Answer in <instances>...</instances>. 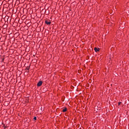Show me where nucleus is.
I'll return each mask as SVG.
<instances>
[{
    "instance_id": "2",
    "label": "nucleus",
    "mask_w": 129,
    "mask_h": 129,
    "mask_svg": "<svg viewBox=\"0 0 129 129\" xmlns=\"http://www.w3.org/2000/svg\"><path fill=\"white\" fill-rule=\"evenodd\" d=\"M45 24H46V25H51V22L46 20Z\"/></svg>"
},
{
    "instance_id": "3",
    "label": "nucleus",
    "mask_w": 129,
    "mask_h": 129,
    "mask_svg": "<svg viewBox=\"0 0 129 129\" xmlns=\"http://www.w3.org/2000/svg\"><path fill=\"white\" fill-rule=\"evenodd\" d=\"M94 50H95V52H98V51H99V48H97L95 47Z\"/></svg>"
},
{
    "instance_id": "4",
    "label": "nucleus",
    "mask_w": 129,
    "mask_h": 129,
    "mask_svg": "<svg viewBox=\"0 0 129 129\" xmlns=\"http://www.w3.org/2000/svg\"><path fill=\"white\" fill-rule=\"evenodd\" d=\"M108 61H109V62H110V60H111V57H109L107 58Z\"/></svg>"
},
{
    "instance_id": "7",
    "label": "nucleus",
    "mask_w": 129,
    "mask_h": 129,
    "mask_svg": "<svg viewBox=\"0 0 129 129\" xmlns=\"http://www.w3.org/2000/svg\"><path fill=\"white\" fill-rule=\"evenodd\" d=\"M121 102H118V105H120V104H121Z\"/></svg>"
},
{
    "instance_id": "5",
    "label": "nucleus",
    "mask_w": 129,
    "mask_h": 129,
    "mask_svg": "<svg viewBox=\"0 0 129 129\" xmlns=\"http://www.w3.org/2000/svg\"><path fill=\"white\" fill-rule=\"evenodd\" d=\"M67 111V108H64V109L62 110V111H63V112H65Z\"/></svg>"
},
{
    "instance_id": "6",
    "label": "nucleus",
    "mask_w": 129,
    "mask_h": 129,
    "mask_svg": "<svg viewBox=\"0 0 129 129\" xmlns=\"http://www.w3.org/2000/svg\"><path fill=\"white\" fill-rule=\"evenodd\" d=\"M34 120H37V117H34Z\"/></svg>"
},
{
    "instance_id": "8",
    "label": "nucleus",
    "mask_w": 129,
    "mask_h": 129,
    "mask_svg": "<svg viewBox=\"0 0 129 129\" xmlns=\"http://www.w3.org/2000/svg\"><path fill=\"white\" fill-rule=\"evenodd\" d=\"M111 50H112V48H111Z\"/></svg>"
},
{
    "instance_id": "1",
    "label": "nucleus",
    "mask_w": 129,
    "mask_h": 129,
    "mask_svg": "<svg viewBox=\"0 0 129 129\" xmlns=\"http://www.w3.org/2000/svg\"><path fill=\"white\" fill-rule=\"evenodd\" d=\"M42 84H43V82L42 81H39L37 83V86H41V85H42Z\"/></svg>"
}]
</instances>
